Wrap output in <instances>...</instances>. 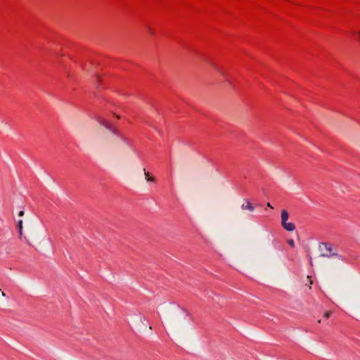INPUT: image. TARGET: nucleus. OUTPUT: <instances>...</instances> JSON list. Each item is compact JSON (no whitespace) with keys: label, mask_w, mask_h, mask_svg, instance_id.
I'll return each instance as SVG.
<instances>
[{"label":"nucleus","mask_w":360,"mask_h":360,"mask_svg":"<svg viewBox=\"0 0 360 360\" xmlns=\"http://www.w3.org/2000/svg\"><path fill=\"white\" fill-rule=\"evenodd\" d=\"M24 215V211L21 210L18 213V217H22Z\"/></svg>","instance_id":"nucleus-11"},{"label":"nucleus","mask_w":360,"mask_h":360,"mask_svg":"<svg viewBox=\"0 0 360 360\" xmlns=\"http://www.w3.org/2000/svg\"><path fill=\"white\" fill-rule=\"evenodd\" d=\"M331 315V311H326L325 314H324V317L326 318V319H328Z\"/></svg>","instance_id":"nucleus-9"},{"label":"nucleus","mask_w":360,"mask_h":360,"mask_svg":"<svg viewBox=\"0 0 360 360\" xmlns=\"http://www.w3.org/2000/svg\"><path fill=\"white\" fill-rule=\"evenodd\" d=\"M180 319H181V321L182 323H184V322H185V321H186V316H181L180 317Z\"/></svg>","instance_id":"nucleus-10"},{"label":"nucleus","mask_w":360,"mask_h":360,"mask_svg":"<svg viewBox=\"0 0 360 360\" xmlns=\"http://www.w3.org/2000/svg\"><path fill=\"white\" fill-rule=\"evenodd\" d=\"M288 212L285 210H282L281 216V225L283 227V229H285L286 231H293L295 229V226L294 225V224L287 221L288 219Z\"/></svg>","instance_id":"nucleus-2"},{"label":"nucleus","mask_w":360,"mask_h":360,"mask_svg":"<svg viewBox=\"0 0 360 360\" xmlns=\"http://www.w3.org/2000/svg\"><path fill=\"white\" fill-rule=\"evenodd\" d=\"M31 236H32V238H33V236H34V233H33V231H32V232H31Z\"/></svg>","instance_id":"nucleus-16"},{"label":"nucleus","mask_w":360,"mask_h":360,"mask_svg":"<svg viewBox=\"0 0 360 360\" xmlns=\"http://www.w3.org/2000/svg\"><path fill=\"white\" fill-rule=\"evenodd\" d=\"M312 284V281H310V283H309V288H311V285Z\"/></svg>","instance_id":"nucleus-17"},{"label":"nucleus","mask_w":360,"mask_h":360,"mask_svg":"<svg viewBox=\"0 0 360 360\" xmlns=\"http://www.w3.org/2000/svg\"><path fill=\"white\" fill-rule=\"evenodd\" d=\"M288 243L290 246H291L292 248L295 247V242L292 239H290L288 240Z\"/></svg>","instance_id":"nucleus-7"},{"label":"nucleus","mask_w":360,"mask_h":360,"mask_svg":"<svg viewBox=\"0 0 360 360\" xmlns=\"http://www.w3.org/2000/svg\"><path fill=\"white\" fill-rule=\"evenodd\" d=\"M359 36H360V34H359Z\"/></svg>","instance_id":"nucleus-18"},{"label":"nucleus","mask_w":360,"mask_h":360,"mask_svg":"<svg viewBox=\"0 0 360 360\" xmlns=\"http://www.w3.org/2000/svg\"><path fill=\"white\" fill-rule=\"evenodd\" d=\"M143 170H144V174H145L146 180L147 181H153V182H154L155 181V177L150 176L148 172H146L145 169H143Z\"/></svg>","instance_id":"nucleus-6"},{"label":"nucleus","mask_w":360,"mask_h":360,"mask_svg":"<svg viewBox=\"0 0 360 360\" xmlns=\"http://www.w3.org/2000/svg\"><path fill=\"white\" fill-rule=\"evenodd\" d=\"M267 206H268V207H271V208H273V207H271V205H270V203H267Z\"/></svg>","instance_id":"nucleus-15"},{"label":"nucleus","mask_w":360,"mask_h":360,"mask_svg":"<svg viewBox=\"0 0 360 360\" xmlns=\"http://www.w3.org/2000/svg\"><path fill=\"white\" fill-rule=\"evenodd\" d=\"M148 32H149L151 34H154V32L151 30V28H150V27H148Z\"/></svg>","instance_id":"nucleus-13"},{"label":"nucleus","mask_w":360,"mask_h":360,"mask_svg":"<svg viewBox=\"0 0 360 360\" xmlns=\"http://www.w3.org/2000/svg\"><path fill=\"white\" fill-rule=\"evenodd\" d=\"M182 311L186 314V315H188V312L185 310L184 309H182Z\"/></svg>","instance_id":"nucleus-14"},{"label":"nucleus","mask_w":360,"mask_h":360,"mask_svg":"<svg viewBox=\"0 0 360 360\" xmlns=\"http://www.w3.org/2000/svg\"><path fill=\"white\" fill-rule=\"evenodd\" d=\"M213 68L217 71L219 72L221 75L224 76V74L220 70V69L216 66L215 65H212Z\"/></svg>","instance_id":"nucleus-8"},{"label":"nucleus","mask_w":360,"mask_h":360,"mask_svg":"<svg viewBox=\"0 0 360 360\" xmlns=\"http://www.w3.org/2000/svg\"><path fill=\"white\" fill-rule=\"evenodd\" d=\"M25 240H26V242L28 243V245H31L30 242V240L28 238H27L26 236L24 237Z\"/></svg>","instance_id":"nucleus-12"},{"label":"nucleus","mask_w":360,"mask_h":360,"mask_svg":"<svg viewBox=\"0 0 360 360\" xmlns=\"http://www.w3.org/2000/svg\"><path fill=\"white\" fill-rule=\"evenodd\" d=\"M319 250L320 252V257H335L333 262L331 264L333 269H338L341 267L345 258L340 255L333 248V245L327 243H321L319 245Z\"/></svg>","instance_id":"nucleus-1"},{"label":"nucleus","mask_w":360,"mask_h":360,"mask_svg":"<svg viewBox=\"0 0 360 360\" xmlns=\"http://www.w3.org/2000/svg\"><path fill=\"white\" fill-rule=\"evenodd\" d=\"M22 224H23V221L22 219L19 220L18 221V233H19V236L20 238H22V229H23V226H22Z\"/></svg>","instance_id":"nucleus-5"},{"label":"nucleus","mask_w":360,"mask_h":360,"mask_svg":"<svg viewBox=\"0 0 360 360\" xmlns=\"http://www.w3.org/2000/svg\"><path fill=\"white\" fill-rule=\"evenodd\" d=\"M97 120L99 122V124L103 127H105L107 129L111 131L114 134H117L116 129L111 127V125L107 122L102 117H97Z\"/></svg>","instance_id":"nucleus-3"},{"label":"nucleus","mask_w":360,"mask_h":360,"mask_svg":"<svg viewBox=\"0 0 360 360\" xmlns=\"http://www.w3.org/2000/svg\"><path fill=\"white\" fill-rule=\"evenodd\" d=\"M241 209L243 210H248L250 212H253L255 210L254 206L248 200H244L243 203L241 205Z\"/></svg>","instance_id":"nucleus-4"}]
</instances>
